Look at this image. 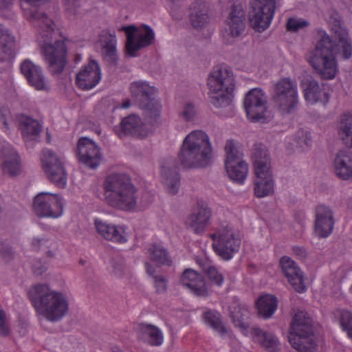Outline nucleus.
<instances>
[{
	"mask_svg": "<svg viewBox=\"0 0 352 352\" xmlns=\"http://www.w3.org/2000/svg\"><path fill=\"white\" fill-rule=\"evenodd\" d=\"M320 38L315 47L307 54V60L318 76L333 80L338 72L336 57L349 60L352 57V41L349 32L335 35L333 41L325 31H319Z\"/></svg>",
	"mask_w": 352,
	"mask_h": 352,
	"instance_id": "obj_1",
	"label": "nucleus"
},
{
	"mask_svg": "<svg viewBox=\"0 0 352 352\" xmlns=\"http://www.w3.org/2000/svg\"><path fill=\"white\" fill-rule=\"evenodd\" d=\"M29 298L37 314L50 322L60 321L69 311L66 296L52 289L48 284L32 286L29 291Z\"/></svg>",
	"mask_w": 352,
	"mask_h": 352,
	"instance_id": "obj_2",
	"label": "nucleus"
},
{
	"mask_svg": "<svg viewBox=\"0 0 352 352\" xmlns=\"http://www.w3.org/2000/svg\"><path fill=\"white\" fill-rule=\"evenodd\" d=\"M104 197L113 208L130 211L138 202V190L130 177L124 173H112L103 182Z\"/></svg>",
	"mask_w": 352,
	"mask_h": 352,
	"instance_id": "obj_3",
	"label": "nucleus"
},
{
	"mask_svg": "<svg viewBox=\"0 0 352 352\" xmlns=\"http://www.w3.org/2000/svg\"><path fill=\"white\" fill-rule=\"evenodd\" d=\"M54 23L51 19H45L41 26L34 27L38 32L37 41L41 50V54L47 64L50 73H61L67 63V47L63 40L52 42L54 32Z\"/></svg>",
	"mask_w": 352,
	"mask_h": 352,
	"instance_id": "obj_4",
	"label": "nucleus"
},
{
	"mask_svg": "<svg viewBox=\"0 0 352 352\" xmlns=\"http://www.w3.org/2000/svg\"><path fill=\"white\" fill-rule=\"evenodd\" d=\"M212 152L208 135L202 130H195L184 139L178 160L184 168H204L210 164Z\"/></svg>",
	"mask_w": 352,
	"mask_h": 352,
	"instance_id": "obj_5",
	"label": "nucleus"
},
{
	"mask_svg": "<svg viewBox=\"0 0 352 352\" xmlns=\"http://www.w3.org/2000/svg\"><path fill=\"white\" fill-rule=\"evenodd\" d=\"M207 84L210 101L214 107L224 108L231 104L235 83L232 71L228 66H214L208 76Z\"/></svg>",
	"mask_w": 352,
	"mask_h": 352,
	"instance_id": "obj_6",
	"label": "nucleus"
},
{
	"mask_svg": "<svg viewBox=\"0 0 352 352\" xmlns=\"http://www.w3.org/2000/svg\"><path fill=\"white\" fill-rule=\"evenodd\" d=\"M252 160L255 178L254 192L257 198L272 195L274 192V180L271 169L268 151L261 144H255L252 151Z\"/></svg>",
	"mask_w": 352,
	"mask_h": 352,
	"instance_id": "obj_7",
	"label": "nucleus"
},
{
	"mask_svg": "<svg viewBox=\"0 0 352 352\" xmlns=\"http://www.w3.org/2000/svg\"><path fill=\"white\" fill-rule=\"evenodd\" d=\"M288 340L292 347L299 352L315 351L316 345L312 320L306 312L300 311L294 315Z\"/></svg>",
	"mask_w": 352,
	"mask_h": 352,
	"instance_id": "obj_8",
	"label": "nucleus"
},
{
	"mask_svg": "<svg viewBox=\"0 0 352 352\" xmlns=\"http://www.w3.org/2000/svg\"><path fill=\"white\" fill-rule=\"evenodd\" d=\"M213 240L212 249L222 259L230 260L234 253L237 252L241 239L232 226L228 222L221 223L215 228V232L210 235Z\"/></svg>",
	"mask_w": 352,
	"mask_h": 352,
	"instance_id": "obj_9",
	"label": "nucleus"
},
{
	"mask_svg": "<svg viewBox=\"0 0 352 352\" xmlns=\"http://www.w3.org/2000/svg\"><path fill=\"white\" fill-rule=\"evenodd\" d=\"M275 107L283 115L292 113L298 104V85L290 78H283L275 85L272 92Z\"/></svg>",
	"mask_w": 352,
	"mask_h": 352,
	"instance_id": "obj_10",
	"label": "nucleus"
},
{
	"mask_svg": "<svg viewBox=\"0 0 352 352\" xmlns=\"http://www.w3.org/2000/svg\"><path fill=\"white\" fill-rule=\"evenodd\" d=\"M132 96L139 102L140 107L145 111L146 116L151 120H156L160 114L161 106L155 99L157 89L145 81L133 82L130 85Z\"/></svg>",
	"mask_w": 352,
	"mask_h": 352,
	"instance_id": "obj_11",
	"label": "nucleus"
},
{
	"mask_svg": "<svg viewBox=\"0 0 352 352\" xmlns=\"http://www.w3.org/2000/svg\"><path fill=\"white\" fill-rule=\"evenodd\" d=\"M243 104L248 118L253 122L265 123L272 118L268 110L267 97L261 89L254 88L249 91L245 96Z\"/></svg>",
	"mask_w": 352,
	"mask_h": 352,
	"instance_id": "obj_12",
	"label": "nucleus"
},
{
	"mask_svg": "<svg viewBox=\"0 0 352 352\" xmlns=\"http://www.w3.org/2000/svg\"><path fill=\"white\" fill-rule=\"evenodd\" d=\"M226 172L233 182L242 184L248 173V164L243 160V153L232 140L227 141L225 146Z\"/></svg>",
	"mask_w": 352,
	"mask_h": 352,
	"instance_id": "obj_13",
	"label": "nucleus"
},
{
	"mask_svg": "<svg viewBox=\"0 0 352 352\" xmlns=\"http://www.w3.org/2000/svg\"><path fill=\"white\" fill-rule=\"evenodd\" d=\"M252 10L249 14L251 26L256 31L265 30L272 23L276 10V0H251Z\"/></svg>",
	"mask_w": 352,
	"mask_h": 352,
	"instance_id": "obj_14",
	"label": "nucleus"
},
{
	"mask_svg": "<svg viewBox=\"0 0 352 352\" xmlns=\"http://www.w3.org/2000/svg\"><path fill=\"white\" fill-rule=\"evenodd\" d=\"M120 30L126 33V50L131 57L135 56L136 52L140 49L151 45L155 38L153 30L145 25L141 28L134 25L124 26Z\"/></svg>",
	"mask_w": 352,
	"mask_h": 352,
	"instance_id": "obj_15",
	"label": "nucleus"
},
{
	"mask_svg": "<svg viewBox=\"0 0 352 352\" xmlns=\"http://www.w3.org/2000/svg\"><path fill=\"white\" fill-rule=\"evenodd\" d=\"M33 209L39 217L58 218L63 213V200L58 194L41 192L34 199Z\"/></svg>",
	"mask_w": 352,
	"mask_h": 352,
	"instance_id": "obj_16",
	"label": "nucleus"
},
{
	"mask_svg": "<svg viewBox=\"0 0 352 352\" xmlns=\"http://www.w3.org/2000/svg\"><path fill=\"white\" fill-rule=\"evenodd\" d=\"M42 166L47 178L59 188L66 186L67 177L60 158L50 149H45L41 156Z\"/></svg>",
	"mask_w": 352,
	"mask_h": 352,
	"instance_id": "obj_17",
	"label": "nucleus"
},
{
	"mask_svg": "<svg viewBox=\"0 0 352 352\" xmlns=\"http://www.w3.org/2000/svg\"><path fill=\"white\" fill-rule=\"evenodd\" d=\"M77 154L79 161L92 169L99 166L102 159L98 145L93 140L86 137L79 139L77 145Z\"/></svg>",
	"mask_w": 352,
	"mask_h": 352,
	"instance_id": "obj_18",
	"label": "nucleus"
},
{
	"mask_svg": "<svg viewBox=\"0 0 352 352\" xmlns=\"http://www.w3.org/2000/svg\"><path fill=\"white\" fill-rule=\"evenodd\" d=\"M102 78L99 64L91 60L82 66L76 76V84L82 90H90L95 87Z\"/></svg>",
	"mask_w": 352,
	"mask_h": 352,
	"instance_id": "obj_19",
	"label": "nucleus"
},
{
	"mask_svg": "<svg viewBox=\"0 0 352 352\" xmlns=\"http://www.w3.org/2000/svg\"><path fill=\"white\" fill-rule=\"evenodd\" d=\"M0 168L3 174L10 177L17 176L23 171L21 159L10 145L3 146L0 151Z\"/></svg>",
	"mask_w": 352,
	"mask_h": 352,
	"instance_id": "obj_20",
	"label": "nucleus"
},
{
	"mask_svg": "<svg viewBox=\"0 0 352 352\" xmlns=\"http://www.w3.org/2000/svg\"><path fill=\"white\" fill-rule=\"evenodd\" d=\"M334 218L332 210L324 205L316 207L314 233L320 238H327L333 232Z\"/></svg>",
	"mask_w": 352,
	"mask_h": 352,
	"instance_id": "obj_21",
	"label": "nucleus"
},
{
	"mask_svg": "<svg viewBox=\"0 0 352 352\" xmlns=\"http://www.w3.org/2000/svg\"><path fill=\"white\" fill-rule=\"evenodd\" d=\"M226 30L232 37H238L245 28V12L241 2L234 1L226 19Z\"/></svg>",
	"mask_w": 352,
	"mask_h": 352,
	"instance_id": "obj_22",
	"label": "nucleus"
},
{
	"mask_svg": "<svg viewBox=\"0 0 352 352\" xmlns=\"http://www.w3.org/2000/svg\"><path fill=\"white\" fill-rule=\"evenodd\" d=\"M212 210L204 202H197L194 211L186 218L185 224L197 234H201L208 225Z\"/></svg>",
	"mask_w": 352,
	"mask_h": 352,
	"instance_id": "obj_23",
	"label": "nucleus"
},
{
	"mask_svg": "<svg viewBox=\"0 0 352 352\" xmlns=\"http://www.w3.org/2000/svg\"><path fill=\"white\" fill-rule=\"evenodd\" d=\"M94 227L97 233L107 241L121 244L127 241L126 228L123 225H116L96 219Z\"/></svg>",
	"mask_w": 352,
	"mask_h": 352,
	"instance_id": "obj_24",
	"label": "nucleus"
},
{
	"mask_svg": "<svg viewBox=\"0 0 352 352\" xmlns=\"http://www.w3.org/2000/svg\"><path fill=\"white\" fill-rule=\"evenodd\" d=\"M280 265L293 288L299 293L304 292L306 287L304 283L303 273L296 262L289 256H284L280 259Z\"/></svg>",
	"mask_w": 352,
	"mask_h": 352,
	"instance_id": "obj_25",
	"label": "nucleus"
},
{
	"mask_svg": "<svg viewBox=\"0 0 352 352\" xmlns=\"http://www.w3.org/2000/svg\"><path fill=\"white\" fill-rule=\"evenodd\" d=\"M20 70L28 83L35 89L45 91L48 89L43 70L39 65L29 59L24 60L20 65Z\"/></svg>",
	"mask_w": 352,
	"mask_h": 352,
	"instance_id": "obj_26",
	"label": "nucleus"
},
{
	"mask_svg": "<svg viewBox=\"0 0 352 352\" xmlns=\"http://www.w3.org/2000/svg\"><path fill=\"white\" fill-rule=\"evenodd\" d=\"M121 131L116 130L118 135L122 138L123 135H129L133 137L144 138L149 133V130L141 118L135 114L123 118L120 122Z\"/></svg>",
	"mask_w": 352,
	"mask_h": 352,
	"instance_id": "obj_27",
	"label": "nucleus"
},
{
	"mask_svg": "<svg viewBox=\"0 0 352 352\" xmlns=\"http://www.w3.org/2000/svg\"><path fill=\"white\" fill-rule=\"evenodd\" d=\"M181 283L195 295L207 296L208 289L204 276L192 269H186L181 276Z\"/></svg>",
	"mask_w": 352,
	"mask_h": 352,
	"instance_id": "obj_28",
	"label": "nucleus"
},
{
	"mask_svg": "<svg viewBox=\"0 0 352 352\" xmlns=\"http://www.w3.org/2000/svg\"><path fill=\"white\" fill-rule=\"evenodd\" d=\"M14 36L0 23V63L8 65L14 57Z\"/></svg>",
	"mask_w": 352,
	"mask_h": 352,
	"instance_id": "obj_29",
	"label": "nucleus"
},
{
	"mask_svg": "<svg viewBox=\"0 0 352 352\" xmlns=\"http://www.w3.org/2000/svg\"><path fill=\"white\" fill-rule=\"evenodd\" d=\"M335 175L341 180L352 181V157L346 151L341 150L333 160Z\"/></svg>",
	"mask_w": 352,
	"mask_h": 352,
	"instance_id": "obj_30",
	"label": "nucleus"
},
{
	"mask_svg": "<svg viewBox=\"0 0 352 352\" xmlns=\"http://www.w3.org/2000/svg\"><path fill=\"white\" fill-rule=\"evenodd\" d=\"M161 176L167 191L171 195L177 194L180 184V176L172 160L162 166Z\"/></svg>",
	"mask_w": 352,
	"mask_h": 352,
	"instance_id": "obj_31",
	"label": "nucleus"
},
{
	"mask_svg": "<svg viewBox=\"0 0 352 352\" xmlns=\"http://www.w3.org/2000/svg\"><path fill=\"white\" fill-rule=\"evenodd\" d=\"M21 7L25 18L34 27L41 26V23L45 19H50L47 14L41 12L37 7L47 0H20Z\"/></svg>",
	"mask_w": 352,
	"mask_h": 352,
	"instance_id": "obj_32",
	"label": "nucleus"
},
{
	"mask_svg": "<svg viewBox=\"0 0 352 352\" xmlns=\"http://www.w3.org/2000/svg\"><path fill=\"white\" fill-rule=\"evenodd\" d=\"M136 330L138 338L151 346H158L164 342L162 331L155 325L140 323Z\"/></svg>",
	"mask_w": 352,
	"mask_h": 352,
	"instance_id": "obj_33",
	"label": "nucleus"
},
{
	"mask_svg": "<svg viewBox=\"0 0 352 352\" xmlns=\"http://www.w3.org/2000/svg\"><path fill=\"white\" fill-rule=\"evenodd\" d=\"M99 41L102 46L104 58L110 64L117 65L116 38L114 33L109 30H103L99 36Z\"/></svg>",
	"mask_w": 352,
	"mask_h": 352,
	"instance_id": "obj_34",
	"label": "nucleus"
},
{
	"mask_svg": "<svg viewBox=\"0 0 352 352\" xmlns=\"http://www.w3.org/2000/svg\"><path fill=\"white\" fill-rule=\"evenodd\" d=\"M189 20L195 28L204 27L208 21V9L203 0H193L189 6Z\"/></svg>",
	"mask_w": 352,
	"mask_h": 352,
	"instance_id": "obj_35",
	"label": "nucleus"
},
{
	"mask_svg": "<svg viewBox=\"0 0 352 352\" xmlns=\"http://www.w3.org/2000/svg\"><path fill=\"white\" fill-rule=\"evenodd\" d=\"M304 85V96L307 102L310 104H315L318 102L325 104L329 102V94L320 87L318 81L307 80Z\"/></svg>",
	"mask_w": 352,
	"mask_h": 352,
	"instance_id": "obj_36",
	"label": "nucleus"
},
{
	"mask_svg": "<svg viewBox=\"0 0 352 352\" xmlns=\"http://www.w3.org/2000/svg\"><path fill=\"white\" fill-rule=\"evenodd\" d=\"M230 316L236 326L243 329L248 327L246 320L249 316V309L247 305L234 301L230 306Z\"/></svg>",
	"mask_w": 352,
	"mask_h": 352,
	"instance_id": "obj_37",
	"label": "nucleus"
},
{
	"mask_svg": "<svg viewBox=\"0 0 352 352\" xmlns=\"http://www.w3.org/2000/svg\"><path fill=\"white\" fill-rule=\"evenodd\" d=\"M338 133L343 144L352 148V114H343L338 124Z\"/></svg>",
	"mask_w": 352,
	"mask_h": 352,
	"instance_id": "obj_38",
	"label": "nucleus"
},
{
	"mask_svg": "<svg viewBox=\"0 0 352 352\" xmlns=\"http://www.w3.org/2000/svg\"><path fill=\"white\" fill-rule=\"evenodd\" d=\"M277 298L272 295L261 296L256 302V307L259 316L265 319H267L274 314L277 309Z\"/></svg>",
	"mask_w": 352,
	"mask_h": 352,
	"instance_id": "obj_39",
	"label": "nucleus"
},
{
	"mask_svg": "<svg viewBox=\"0 0 352 352\" xmlns=\"http://www.w3.org/2000/svg\"><path fill=\"white\" fill-rule=\"evenodd\" d=\"M253 334L256 341L269 352H275L277 350L279 342L274 334L263 331L259 328H254Z\"/></svg>",
	"mask_w": 352,
	"mask_h": 352,
	"instance_id": "obj_40",
	"label": "nucleus"
},
{
	"mask_svg": "<svg viewBox=\"0 0 352 352\" xmlns=\"http://www.w3.org/2000/svg\"><path fill=\"white\" fill-rule=\"evenodd\" d=\"M19 128L23 136L26 140L30 139L32 136H37L41 130L40 123L30 117H22L21 118Z\"/></svg>",
	"mask_w": 352,
	"mask_h": 352,
	"instance_id": "obj_41",
	"label": "nucleus"
},
{
	"mask_svg": "<svg viewBox=\"0 0 352 352\" xmlns=\"http://www.w3.org/2000/svg\"><path fill=\"white\" fill-rule=\"evenodd\" d=\"M203 318L207 325L221 336L226 333V327L223 325L220 314L218 312L211 310L207 311L204 312Z\"/></svg>",
	"mask_w": 352,
	"mask_h": 352,
	"instance_id": "obj_42",
	"label": "nucleus"
},
{
	"mask_svg": "<svg viewBox=\"0 0 352 352\" xmlns=\"http://www.w3.org/2000/svg\"><path fill=\"white\" fill-rule=\"evenodd\" d=\"M327 20L334 36L340 34L342 32H348L343 25L340 14L337 11L333 9L329 10L327 12Z\"/></svg>",
	"mask_w": 352,
	"mask_h": 352,
	"instance_id": "obj_43",
	"label": "nucleus"
},
{
	"mask_svg": "<svg viewBox=\"0 0 352 352\" xmlns=\"http://www.w3.org/2000/svg\"><path fill=\"white\" fill-rule=\"evenodd\" d=\"M150 258L160 264L170 265V260L166 251L160 245H153L148 250Z\"/></svg>",
	"mask_w": 352,
	"mask_h": 352,
	"instance_id": "obj_44",
	"label": "nucleus"
},
{
	"mask_svg": "<svg viewBox=\"0 0 352 352\" xmlns=\"http://www.w3.org/2000/svg\"><path fill=\"white\" fill-rule=\"evenodd\" d=\"M333 314L339 319L340 327L346 332L348 336L352 334V312L345 309H338Z\"/></svg>",
	"mask_w": 352,
	"mask_h": 352,
	"instance_id": "obj_45",
	"label": "nucleus"
},
{
	"mask_svg": "<svg viewBox=\"0 0 352 352\" xmlns=\"http://www.w3.org/2000/svg\"><path fill=\"white\" fill-rule=\"evenodd\" d=\"M201 267L212 284L218 286L222 285L224 277L215 266L206 262L201 264Z\"/></svg>",
	"mask_w": 352,
	"mask_h": 352,
	"instance_id": "obj_46",
	"label": "nucleus"
},
{
	"mask_svg": "<svg viewBox=\"0 0 352 352\" xmlns=\"http://www.w3.org/2000/svg\"><path fill=\"white\" fill-rule=\"evenodd\" d=\"M296 146L302 149L308 148L311 146L312 139L309 131L305 129L298 130L294 136Z\"/></svg>",
	"mask_w": 352,
	"mask_h": 352,
	"instance_id": "obj_47",
	"label": "nucleus"
},
{
	"mask_svg": "<svg viewBox=\"0 0 352 352\" xmlns=\"http://www.w3.org/2000/svg\"><path fill=\"white\" fill-rule=\"evenodd\" d=\"M197 111L195 105L192 103L184 104L179 112V117L187 122L195 121Z\"/></svg>",
	"mask_w": 352,
	"mask_h": 352,
	"instance_id": "obj_48",
	"label": "nucleus"
},
{
	"mask_svg": "<svg viewBox=\"0 0 352 352\" xmlns=\"http://www.w3.org/2000/svg\"><path fill=\"white\" fill-rule=\"evenodd\" d=\"M308 25L309 22L303 19L289 18L286 23V28L287 31L297 32Z\"/></svg>",
	"mask_w": 352,
	"mask_h": 352,
	"instance_id": "obj_49",
	"label": "nucleus"
},
{
	"mask_svg": "<svg viewBox=\"0 0 352 352\" xmlns=\"http://www.w3.org/2000/svg\"><path fill=\"white\" fill-rule=\"evenodd\" d=\"M12 120L10 110L7 107L0 105V123L3 125L4 132L7 133L9 131V126Z\"/></svg>",
	"mask_w": 352,
	"mask_h": 352,
	"instance_id": "obj_50",
	"label": "nucleus"
},
{
	"mask_svg": "<svg viewBox=\"0 0 352 352\" xmlns=\"http://www.w3.org/2000/svg\"><path fill=\"white\" fill-rule=\"evenodd\" d=\"M10 329L8 324L6 312L0 306V334L3 336H8Z\"/></svg>",
	"mask_w": 352,
	"mask_h": 352,
	"instance_id": "obj_51",
	"label": "nucleus"
},
{
	"mask_svg": "<svg viewBox=\"0 0 352 352\" xmlns=\"http://www.w3.org/2000/svg\"><path fill=\"white\" fill-rule=\"evenodd\" d=\"M153 280L157 292L162 293L166 290V280L163 276H153Z\"/></svg>",
	"mask_w": 352,
	"mask_h": 352,
	"instance_id": "obj_52",
	"label": "nucleus"
},
{
	"mask_svg": "<svg viewBox=\"0 0 352 352\" xmlns=\"http://www.w3.org/2000/svg\"><path fill=\"white\" fill-rule=\"evenodd\" d=\"M14 0H0V15L6 16L7 12L13 7Z\"/></svg>",
	"mask_w": 352,
	"mask_h": 352,
	"instance_id": "obj_53",
	"label": "nucleus"
},
{
	"mask_svg": "<svg viewBox=\"0 0 352 352\" xmlns=\"http://www.w3.org/2000/svg\"><path fill=\"white\" fill-rule=\"evenodd\" d=\"M292 252L299 259H304L307 255L305 248L300 246H294L292 248Z\"/></svg>",
	"mask_w": 352,
	"mask_h": 352,
	"instance_id": "obj_54",
	"label": "nucleus"
},
{
	"mask_svg": "<svg viewBox=\"0 0 352 352\" xmlns=\"http://www.w3.org/2000/svg\"><path fill=\"white\" fill-rule=\"evenodd\" d=\"M46 241L43 239L34 238L32 241V248L37 251L41 248V247L46 243Z\"/></svg>",
	"mask_w": 352,
	"mask_h": 352,
	"instance_id": "obj_55",
	"label": "nucleus"
},
{
	"mask_svg": "<svg viewBox=\"0 0 352 352\" xmlns=\"http://www.w3.org/2000/svg\"><path fill=\"white\" fill-rule=\"evenodd\" d=\"M145 267H146V272L150 275L153 278V276L154 275V272H155V270L154 268L152 267V265L148 263H145Z\"/></svg>",
	"mask_w": 352,
	"mask_h": 352,
	"instance_id": "obj_56",
	"label": "nucleus"
},
{
	"mask_svg": "<svg viewBox=\"0 0 352 352\" xmlns=\"http://www.w3.org/2000/svg\"><path fill=\"white\" fill-rule=\"evenodd\" d=\"M34 272L36 275H41L42 274L45 270V267L43 265L36 267V266L33 267Z\"/></svg>",
	"mask_w": 352,
	"mask_h": 352,
	"instance_id": "obj_57",
	"label": "nucleus"
},
{
	"mask_svg": "<svg viewBox=\"0 0 352 352\" xmlns=\"http://www.w3.org/2000/svg\"><path fill=\"white\" fill-rule=\"evenodd\" d=\"M131 106V102L129 100H126L123 102V103L121 105V107L122 109H127Z\"/></svg>",
	"mask_w": 352,
	"mask_h": 352,
	"instance_id": "obj_58",
	"label": "nucleus"
},
{
	"mask_svg": "<svg viewBox=\"0 0 352 352\" xmlns=\"http://www.w3.org/2000/svg\"><path fill=\"white\" fill-rule=\"evenodd\" d=\"M112 352H123V351L117 347H113L112 349Z\"/></svg>",
	"mask_w": 352,
	"mask_h": 352,
	"instance_id": "obj_59",
	"label": "nucleus"
},
{
	"mask_svg": "<svg viewBox=\"0 0 352 352\" xmlns=\"http://www.w3.org/2000/svg\"><path fill=\"white\" fill-rule=\"evenodd\" d=\"M80 263H81L82 265H84V261H80Z\"/></svg>",
	"mask_w": 352,
	"mask_h": 352,
	"instance_id": "obj_60",
	"label": "nucleus"
},
{
	"mask_svg": "<svg viewBox=\"0 0 352 352\" xmlns=\"http://www.w3.org/2000/svg\"><path fill=\"white\" fill-rule=\"evenodd\" d=\"M349 337L352 338V334H349Z\"/></svg>",
	"mask_w": 352,
	"mask_h": 352,
	"instance_id": "obj_61",
	"label": "nucleus"
},
{
	"mask_svg": "<svg viewBox=\"0 0 352 352\" xmlns=\"http://www.w3.org/2000/svg\"><path fill=\"white\" fill-rule=\"evenodd\" d=\"M351 292H352V285H351Z\"/></svg>",
	"mask_w": 352,
	"mask_h": 352,
	"instance_id": "obj_62",
	"label": "nucleus"
}]
</instances>
